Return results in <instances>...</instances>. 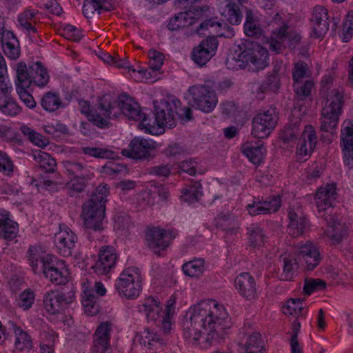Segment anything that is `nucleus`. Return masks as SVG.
<instances>
[{
  "label": "nucleus",
  "instance_id": "10",
  "mask_svg": "<svg viewBox=\"0 0 353 353\" xmlns=\"http://www.w3.org/2000/svg\"><path fill=\"white\" fill-rule=\"evenodd\" d=\"M105 208L102 203L88 200L83 206L82 219L85 228L90 231L101 232L104 229Z\"/></svg>",
  "mask_w": 353,
  "mask_h": 353
},
{
  "label": "nucleus",
  "instance_id": "63",
  "mask_svg": "<svg viewBox=\"0 0 353 353\" xmlns=\"http://www.w3.org/2000/svg\"><path fill=\"white\" fill-rule=\"evenodd\" d=\"M301 327V324L296 321H294L292 323V332L290 339V347L292 353H301V347L299 345L297 339V334Z\"/></svg>",
  "mask_w": 353,
  "mask_h": 353
},
{
  "label": "nucleus",
  "instance_id": "32",
  "mask_svg": "<svg viewBox=\"0 0 353 353\" xmlns=\"http://www.w3.org/2000/svg\"><path fill=\"white\" fill-rule=\"evenodd\" d=\"M219 10L221 16L233 25L239 24L242 14L239 6L232 1L218 0Z\"/></svg>",
  "mask_w": 353,
  "mask_h": 353
},
{
  "label": "nucleus",
  "instance_id": "55",
  "mask_svg": "<svg viewBox=\"0 0 353 353\" xmlns=\"http://www.w3.org/2000/svg\"><path fill=\"white\" fill-rule=\"evenodd\" d=\"M310 72L307 64L303 61L297 62L294 64L292 72V79L294 83L301 82L305 79H310Z\"/></svg>",
  "mask_w": 353,
  "mask_h": 353
},
{
  "label": "nucleus",
  "instance_id": "35",
  "mask_svg": "<svg viewBox=\"0 0 353 353\" xmlns=\"http://www.w3.org/2000/svg\"><path fill=\"white\" fill-rule=\"evenodd\" d=\"M140 341L145 347L150 350V353L162 350L164 345L163 339L159 334L149 330H145L141 333Z\"/></svg>",
  "mask_w": 353,
  "mask_h": 353
},
{
  "label": "nucleus",
  "instance_id": "1",
  "mask_svg": "<svg viewBox=\"0 0 353 353\" xmlns=\"http://www.w3.org/2000/svg\"><path fill=\"white\" fill-rule=\"evenodd\" d=\"M183 323V336L194 347L207 350L222 339L231 327V319L224 306L206 299L193 305Z\"/></svg>",
  "mask_w": 353,
  "mask_h": 353
},
{
  "label": "nucleus",
  "instance_id": "50",
  "mask_svg": "<svg viewBox=\"0 0 353 353\" xmlns=\"http://www.w3.org/2000/svg\"><path fill=\"white\" fill-rule=\"evenodd\" d=\"M105 0H84L83 14L87 18H90L96 12L100 14L103 9L107 10Z\"/></svg>",
  "mask_w": 353,
  "mask_h": 353
},
{
  "label": "nucleus",
  "instance_id": "58",
  "mask_svg": "<svg viewBox=\"0 0 353 353\" xmlns=\"http://www.w3.org/2000/svg\"><path fill=\"white\" fill-rule=\"evenodd\" d=\"M148 64L151 70H159L163 65L164 55L159 51L150 49L148 54Z\"/></svg>",
  "mask_w": 353,
  "mask_h": 353
},
{
  "label": "nucleus",
  "instance_id": "26",
  "mask_svg": "<svg viewBox=\"0 0 353 353\" xmlns=\"http://www.w3.org/2000/svg\"><path fill=\"white\" fill-rule=\"evenodd\" d=\"M174 117L172 105L167 101H161L155 106V121L159 122L163 132L165 128H172L175 126Z\"/></svg>",
  "mask_w": 353,
  "mask_h": 353
},
{
  "label": "nucleus",
  "instance_id": "14",
  "mask_svg": "<svg viewBox=\"0 0 353 353\" xmlns=\"http://www.w3.org/2000/svg\"><path fill=\"white\" fill-rule=\"evenodd\" d=\"M176 233L172 230H165L154 228L147 231L145 241L148 247L156 254L167 250Z\"/></svg>",
  "mask_w": 353,
  "mask_h": 353
},
{
  "label": "nucleus",
  "instance_id": "4",
  "mask_svg": "<svg viewBox=\"0 0 353 353\" xmlns=\"http://www.w3.org/2000/svg\"><path fill=\"white\" fill-rule=\"evenodd\" d=\"M175 304L176 297L172 295L166 302L165 310H163L157 299L148 296L143 300L139 311L145 314L148 321H154L168 333L172 327V316L175 313Z\"/></svg>",
  "mask_w": 353,
  "mask_h": 353
},
{
  "label": "nucleus",
  "instance_id": "46",
  "mask_svg": "<svg viewBox=\"0 0 353 353\" xmlns=\"http://www.w3.org/2000/svg\"><path fill=\"white\" fill-rule=\"evenodd\" d=\"M63 165L68 176L85 179H93L94 176L92 171L79 163L67 161L63 162Z\"/></svg>",
  "mask_w": 353,
  "mask_h": 353
},
{
  "label": "nucleus",
  "instance_id": "18",
  "mask_svg": "<svg viewBox=\"0 0 353 353\" xmlns=\"http://www.w3.org/2000/svg\"><path fill=\"white\" fill-rule=\"evenodd\" d=\"M217 47V40L215 38L209 37L193 48L192 59L199 65H203L216 54Z\"/></svg>",
  "mask_w": 353,
  "mask_h": 353
},
{
  "label": "nucleus",
  "instance_id": "11",
  "mask_svg": "<svg viewBox=\"0 0 353 353\" xmlns=\"http://www.w3.org/2000/svg\"><path fill=\"white\" fill-rule=\"evenodd\" d=\"M277 123L275 109L270 108L257 113L252 119V135L257 139H265L274 130Z\"/></svg>",
  "mask_w": 353,
  "mask_h": 353
},
{
  "label": "nucleus",
  "instance_id": "39",
  "mask_svg": "<svg viewBox=\"0 0 353 353\" xmlns=\"http://www.w3.org/2000/svg\"><path fill=\"white\" fill-rule=\"evenodd\" d=\"M283 312L287 316H304L307 314L306 305L300 299H290L283 306Z\"/></svg>",
  "mask_w": 353,
  "mask_h": 353
},
{
  "label": "nucleus",
  "instance_id": "21",
  "mask_svg": "<svg viewBox=\"0 0 353 353\" xmlns=\"http://www.w3.org/2000/svg\"><path fill=\"white\" fill-rule=\"evenodd\" d=\"M112 324L109 321H103L97 327L93 336L92 352H103L110 347Z\"/></svg>",
  "mask_w": 353,
  "mask_h": 353
},
{
  "label": "nucleus",
  "instance_id": "49",
  "mask_svg": "<svg viewBox=\"0 0 353 353\" xmlns=\"http://www.w3.org/2000/svg\"><path fill=\"white\" fill-rule=\"evenodd\" d=\"M139 124V128L141 130H144L145 132L149 133L152 135H157L163 134V129L161 128L157 121H155V119L150 118L145 113L142 112V116Z\"/></svg>",
  "mask_w": 353,
  "mask_h": 353
},
{
  "label": "nucleus",
  "instance_id": "33",
  "mask_svg": "<svg viewBox=\"0 0 353 353\" xmlns=\"http://www.w3.org/2000/svg\"><path fill=\"white\" fill-rule=\"evenodd\" d=\"M243 153L254 165H259L265 156L263 142H246L242 146Z\"/></svg>",
  "mask_w": 353,
  "mask_h": 353
},
{
  "label": "nucleus",
  "instance_id": "57",
  "mask_svg": "<svg viewBox=\"0 0 353 353\" xmlns=\"http://www.w3.org/2000/svg\"><path fill=\"white\" fill-rule=\"evenodd\" d=\"M353 37V10L348 12L342 28L341 38L343 42H349Z\"/></svg>",
  "mask_w": 353,
  "mask_h": 353
},
{
  "label": "nucleus",
  "instance_id": "53",
  "mask_svg": "<svg viewBox=\"0 0 353 353\" xmlns=\"http://www.w3.org/2000/svg\"><path fill=\"white\" fill-rule=\"evenodd\" d=\"M82 152L88 156L100 159H112L114 157V152L108 148L101 147H83Z\"/></svg>",
  "mask_w": 353,
  "mask_h": 353
},
{
  "label": "nucleus",
  "instance_id": "51",
  "mask_svg": "<svg viewBox=\"0 0 353 353\" xmlns=\"http://www.w3.org/2000/svg\"><path fill=\"white\" fill-rule=\"evenodd\" d=\"M21 130L30 141L36 145L43 148L48 144V141L45 137L26 125H22Z\"/></svg>",
  "mask_w": 353,
  "mask_h": 353
},
{
  "label": "nucleus",
  "instance_id": "16",
  "mask_svg": "<svg viewBox=\"0 0 353 353\" xmlns=\"http://www.w3.org/2000/svg\"><path fill=\"white\" fill-rule=\"evenodd\" d=\"M160 146L151 139L136 137L129 144V148L121 150V154L132 159H143L149 157L152 152Z\"/></svg>",
  "mask_w": 353,
  "mask_h": 353
},
{
  "label": "nucleus",
  "instance_id": "31",
  "mask_svg": "<svg viewBox=\"0 0 353 353\" xmlns=\"http://www.w3.org/2000/svg\"><path fill=\"white\" fill-rule=\"evenodd\" d=\"M1 48L5 55L11 60H15L20 57V44L12 32H1Z\"/></svg>",
  "mask_w": 353,
  "mask_h": 353
},
{
  "label": "nucleus",
  "instance_id": "6",
  "mask_svg": "<svg viewBox=\"0 0 353 353\" xmlns=\"http://www.w3.org/2000/svg\"><path fill=\"white\" fill-rule=\"evenodd\" d=\"M119 295L127 299H136L142 290V276L137 267L125 268L115 282Z\"/></svg>",
  "mask_w": 353,
  "mask_h": 353
},
{
  "label": "nucleus",
  "instance_id": "47",
  "mask_svg": "<svg viewBox=\"0 0 353 353\" xmlns=\"http://www.w3.org/2000/svg\"><path fill=\"white\" fill-rule=\"evenodd\" d=\"M249 245L252 248H260L265 242V234L257 224H251L247 228Z\"/></svg>",
  "mask_w": 353,
  "mask_h": 353
},
{
  "label": "nucleus",
  "instance_id": "43",
  "mask_svg": "<svg viewBox=\"0 0 353 353\" xmlns=\"http://www.w3.org/2000/svg\"><path fill=\"white\" fill-rule=\"evenodd\" d=\"M244 31L248 37H258L262 34L258 17L250 9H247L245 11Z\"/></svg>",
  "mask_w": 353,
  "mask_h": 353
},
{
  "label": "nucleus",
  "instance_id": "41",
  "mask_svg": "<svg viewBox=\"0 0 353 353\" xmlns=\"http://www.w3.org/2000/svg\"><path fill=\"white\" fill-rule=\"evenodd\" d=\"M38 11L31 8H27L18 15L19 26L28 33H35L37 29L34 26L37 23L36 15Z\"/></svg>",
  "mask_w": 353,
  "mask_h": 353
},
{
  "label": "nucleus",
  "instance_id": "23",
  "mask_svg": "<svg viewBox=\"0 0 353 353\" xmlns=\"http://www.w3.org/2000/svg\"><path fill=\"white\" fill-rule=\"evenodd\" d=\"M12 330L15 335L14 346L19 350H30L32 347V339L30 335L21 327L16 326L12 321L8 323L3 327H1V334L4 339L9 336V331Z\"/></svg>",
  "mask_w": 353,
  "mask_h": 353
},
{
  "label": "nucleus",
  "instance_id": "19",
  "mask_svg": "<svg viewBox=\"0 0 353 353\" xmlns=\"http://www.w3.org/2000/svg\"><path fill=\"white\" fill-rule=\"evenodd\" d=\"M21 65H23L24 73L26 77L30 80V84L35 83L39 87H43L48 82L49 74L46 69L40 62H35L31 64L29 68L24 63H19L16 67L17 78L19 79V68Z\"/></svg>",
  "mask_w": 353,
  "mask_h": 353
},
{
  "label": "nucleus",
  "instance_id": "34",
  "mask_svg": "<svg viewBox=\"0 0 353 353\" xmlns=\"http://www.w3.org/2000/svg\"><path fill=\"white\" fill-rule=\"evenodd\" d=\"M328 223V228L326 230V235L333 245L339 244L347 234L345 224L341 223L338 219H325Z\"/></svg>",
  "mask_w": 353,
  "mask_h": 353
},
{
  "label": "nucleus",
  "instance_id": "24",
  "mask_svg": "<svg viewBox=\"0 0 353 353\" xmlns=\"http://www.w3.org/2000/svg\"><path fill=\"white\" fill-rule=\"evenodd\" d=\"M12 91V85L9 80L6 81L1 76V112L10 116H14L20 113V108L15 100L10 95Z\"/></svg>",
  "mask_w": 353,
  "mask_h": 353
},
{
  "label": "nucleus",
  "instance_id": "44",
  "mask_svg": "<svg viewBox=\"0 0 353 353\" xmlns=\"http://www.w3.org/2000/svg\"><path fill=\"white\" fill-rule=\"evenodd\" d=\"M41 105L45 111L48 112L57 111L64 106L60 94L55 92L45 93L41 98Z\"/></svg>",
  "mask_w": 353,
  "mask_h": 353
},
{
  "label": "nucleus",
  "instance_id": "40",
  "mask_svg": "<svg viewBox=\"0 0 353 353\" xmlns=\"http://www.w3.org/2000/svg\"><path fill=\"white\" fill-rule=\"evenodd\" d=\"M202 196L201 184L196 181L182 189L180 199L182 201L191 204L198 202Z\"/></svg>",
  "mask_w": 353,
  "mask_h": 353
},
{
  "label": "nucleus",
  "instance_id": "29",
  "mask_svg": "<svg viewBox=\"0 0 353 353\" xmlns=\"http://www.w3.org/2000/svg\"><path fill=\"white\" fill-rule=\"evenodd\" d=\"M234 285L239 294L247 299L251 300L256 297L255 281L249 273H241L238 275Z\"/></svg>",
  "mask_w": 353,
  "mask_h": 353
},
{
  "label": "nucleus",
  "instance_id": "59",
  "mask_svg": "<svg viewBox=\"0 0 353 353\" xmlns=\"http://www.w3.org/2000/svg\"><path fill=\"white\" fill-rule=\"evenodd\" d=\"M341 148L344 163L350 168H353V141L341 140Z\"/></svg>",
  "mask_w": 353,
  "mask_h": 353
},
{
  "label": "nucleus",
  "instance_id": "60",
  "mask_svg": "<svg viewBox=\"0 0 353 353\" xmlns=\"http://www.w3.org/2000/svg\"><path fill=\"white\" fill-rule=\"evenodd\" d=\"M34 302V293L30 289H26L19 294L18 298V305L24 310L30 309Z\"/></svg>",
  "mask_w": 353,
  "mask_h": 353
},
{
  "label": "nucleus",
  "instance_id": "64",
  "mask_svg": "<svg viewBox=\"0 0 353 353\" xmlns=\"http://www.w3.org/2000/svg\"><path fill=\"white\" fill-rule=\"evenodd\" d=\"M17 168L12 161L6 154L1 152V174L7 177H11Z\"/></svg>",
  "mask_w": 353,
  "mask_h": 353
},
{
  "label": "nucleus",
  "instance_id": "54",
  "mask_svg": "<svg viewBox=\"0 0 353 353\" xmlns=\"http://www.w3.org/2000/svg\"><path fill=\"white\" fill-rule=\"evenodd\" d=\"M245 351H254L263 350V343L259 332H252L245 336L244 343Z\"/></svg>",
  "mask_w": 353,
  "mask_h": 353
},
{
  "label": "nucleus",
  "instance_id": "9",
  "mask_svg": "<svg viewBox=\"0 0 353 353\" xmlns=\"http://www.w3.org/2000/svg\"><path fill=\"white\" fill-rule=\"evenodd\" d=\"M75 296L72 288L70 290H50L47 292L43 299V307L47 313L51 315L62 314L71 304Z\"/></svg>",
  "mask_w": 353,
  "mask_h": 353
},
{
  "label": "nucleus",
  "instance_id": "2",
  "mask_svg": "<svg viewBox=\"0 0 353 353\" xmlns=\"http://www.w3.org/2000/svg\"><path fill=\"white\" fill-rule=\"evenodd\" d=\"M100 114H94L91 118L94 124L99 128L108 126L109 119L118 117L121 114L128 119H141L142 112L139 104L131 97L127 95L119 97L118 102L115 103L109 96H103L100 99Z\"/></svg>",
  "mask_w": 353,
  "mask_h": 353
},
{
  "label": "nucleus",
  "instance_id": "56",
  "mask_svg": "<svg viewBox=\"0 0 353 353\" xmlns=\"http://www.w3.org/2000/svg\"><path fill=\"white\" fill-rule=\"evenodd\" d=\"M313 86L314 82L311 79H305L301 82L293 83L295 94L301 99L308 97L311 93Z\"/></svg>",
  "mask_w": 353,
  "mask_h": 353
},
{
  "label": "nucleus",
  "instance_id": "3",
  "mask_svg": "<svg viewBox=\"0 0 353 353\" xmlns=\"http://www.w3.org/2000/svg\"><path fill=\"white\" fill-rule=\"evenodd\" d=\"M332 82L331 76H325L321 80L322 89L326 95L325 103L321 110V129L330 133L337 128L343 103V89L334 86Z\"/></svg>",
  "mask_w": 353,
  "mask_h": 353
},
{
  "label": "nucleus",
  "instance_id": "20",
  "mask_svg": "<svg viewBox=\"0 0 353 353\" xmlns=\"http://www.w3.org/2000/svg\"><path fill=\"white\" fill-rule=\"evenodd\" d=\"M117 259V254L113 247L101 248L98 254V260L92 267L94 273L99 275L108 273L114 267Z\"/></svg>",
  "mask_w": 353,
  "mask_h": 353
},
{
  "label": "nucleus",
  "instance_id": "27",
  "mask_svg": "<svg viewBox=\"0 0 353 353\" xmlns=\"http://www.w3.org/2000/svg\"><path fill=\"white\" fill-rule=\"evenodd\" d=\"M24 68L23 65H21L19 70H18V82L16 83V90L22 102L28 108H34L36 107V102L32 94L28 92L30 81L24 73Z\"/></svg>",
  "mask_w": 353,
  "mask_h": 353
},
{
  "label": "nucleus",
  "instance_id": "38",
  "mask_svg": "<svg viewBox=\"0 0 353 353\" xmlns=\"http://www.w3.org/2000/svg\"><path fill=\"white\" fill-rule=\"evenodd\" d=\"M19 233V225L10 217V214L1 212V237L6 241H12Z\"/></svg>",
  "mask_w": 353,
  "mask_h": 353
},
{
  "label": "nucleus",
  "instance_id": "5",
  "mask_svg": "<svg viewBox=\"0 0 353 353\" xmlns=\"http://www.w3.org/2000/svg\"><path fill=\"white\" fill-rule=\"evenodd\" d=\"M241 68L248 66L253 70H260L269 64V53L267 48H263L255 41H246L239 46L233 58Z\"/></svg>",
  "mask_w": 353,
  "mask_h": 353
},
{
  "label": "nucleus",
  "instance_id": "36",
  "mask_svg": "<svg viewBox=\"0 0 353 353\" xmlns=\"http://www.w3.org/2000/svg\"><path fill=\"white\" fill-rule=\"evenodd\" d=\"M195 23V18L192 11L180 12L171 18L168 27L171 31H176Z\"/></svg>",
  "mask_w": 353,
  "mask_h": 353
},
{
  "label": "nucleus",
  "instance_id": "42",
  "mask_svg": "<svg viewBox=\"0 0 353 353\" xmlns=\"http://www.w3.org/2000/svg\"><path fill=\"white\" fill-rule=\"evenodd\" d=\"M83 292L82 305L85 314L90 316L97 314L99 312V305L97 303V297L94 294L93 290L88 289L84 286Z\"/></svg>",
  "mask_w": 353,
  "mask_h": 353
},
{
  "label": "nucleus",
  "instance_id": "48",
  "mask_svg": "<svg viewBox=\"0 0 353 353\" xmlns=\"http://www.w3.org/2000/svg\"><path fill=\"white\" fill-rule=\"evenodd\" d=\"M33 157L39 167L46 172H53L57 167L56 161L48 153L41 150L33 152Z\"/></svg>",
  "mask_w": 353,
  "mask_h": 353
},
{
  "label": "nucleus",
  "instance_id": "61",
  "mask_svg": "<svg viewBox=\"0 0 353 353\" xmlns=\"http://www.w3.org/2000/svg\"><path fill=\"white\" fill-rule=\"evenodd\" d=\"M130 218L126 214H117L114 216V229L116 232L121 233L129 229Z\"/></svg>",
  "mask_w": 353,
  "mask_h": 353
},
{
  "label": "nucleus",
  "instance_id": "45",
  "mask_svg": "<svg viewBox=\"0 0 353 353\" xmlns=\"http://www.w3.org/2000/svg\"><path fill=\"white\" fill-rule=\"evenodd\" d=\"M183 273L192 278H199L203 275L205 270V264L203 259H196L183 265Z\"/></svg>",
  "mask_w": 353,
  "mask_h": 353
},
{
  "label": "nucleus",
  "instance_id": "62",
  "mask_svg": "<svg viewBox=\"0 0 353 353\" xmlns=\"http://www.w3.org/2000/svg\"><path fill=\"white\" fill-rule=\"evenodd\" d=\"M124 70L138 82H148V77L146 76V69L143 68L139 64L137 68L132 67L128 63V67H125Z\"/></svg>",
  "mask_w": 353,
  "mask_h": 353
},
{
  "label": "nucleus",
  "instance_id": "30",
  "mask_svg": "<svg viewBox=\"0 0 353 353\" xmlns=\"http://www.w3.org/2000/svg\"><path fill=\"white\" fill-rule=\"evenodd\" d=\"M281 207V200L279 196H274L269 201H253L247 205V210L251 216L256 214H269L274 213Z\"/></svg>",
  "mask_w": 353,
  "mask_h": 353
},
{
  "label": "nucleus",
  "instance_id": "13",
  "mask_svg": "<svg viewBox=\"0 0 353 353\" xmlns=\"http://www.w3.org/2000/svg\"><path fill=\"white\" fill-rule=\"evenodd\" d=\"M41 272L47 279L57 285L66 283L70 278V272L65 262L55 256L47 257Z\"/></svg>",
  "mask_w": 353,
  "mask_h": 353
},
{
  "label": "nucleus",
  "instance_id": "12",
  "mask_svg": "<svg viewBox=\"0 0 353 353\" xmlns=\"http://www.w3.org/2000/svg\"><path fill=\"white\" fill-rule=\"evenodd\" d=\"M296 256L301 266L308 271L314 270L321 261L318 245L311 241H301L297 243Z\"/></svg>",
  "mask_w": 353,
  "mask_h": 353
},
{
  "label": "nucleus",
  "instance_id": "7",
  "mask_svg": "<svg viewBox=\"0 0 353 353\" xmlns=\"http://www.w3.org/2000/svg\"><path fill=\"white\" fill-rule=\"evenodd\" d=\"M287 16L283 12H278L274 16L272 24L278 26L279 30H274L272 34L268 40L270 48L276 53L281 52L286 46H294L300 39L299 35H294L293 37L290 35L287 31Z\"/></svg>",
  "mask_w": 353,
  "mask_h": 353
},
{
  "label": "nucleus",
  "instance_id": "25",
  "mask_svg": "<svg viewBox=\"0 0 353 353\" xmlns=\"http://www.w3.org/2000/svg\"><path fill=\"white\" fill-rule=\"evenodd\" d=\"M307 226L304 212L299 208H291L288 212V230L292 236L303 233Z\"/></svg>",
  "mask_w": 353,
  "mask_h": 353
},
{
  "label": "nucleus",
  "instance_id": "17",
  "mask_svg": "<svg viewBox=\"0 0 353 353\" xmlns=\"http://www.w3.org/2000/svg\"><path fill=\"white\" fill-rule=\"evenodd\" d=\"M77 241L76 234L66 225L59 226V230L54 237V242L59 252L63 256L72 254V251Z\"/></svg>",
  "mask_w": 353,
  "mask_h": 353
},
{
  "label": "nucleus",
  "instance_id": "8",
  "mask_svg": "<svg viewBox=\"0 0 353 353\" xmlns=\"http://www.w3.org/2000/svg\"><path fill=\"white\" fill-rule=\"evenodd\" d=\"M188 99L193 107L205 112H212L218 103L215 92L211 88L203 85L190 87Z\"/></svg>",
  "mask_w": 353,
  "mask_h": 353
},
{
  "label": "nucleus",
  "instance_id": "37",
  "mask_svg": "<svg viewBox=\"0 0 353 353\" xmlns=\"http://www.w3.org/2000/svg\"><path fill=\"white\" fill-rule=\"evenodd\" d=\"M201 28L210 30V33H215L218 37L231 38L234 35V30L225 23L217 22L214 19H210L201 25Z\"/></svg>",
  "mask_w": 353,
  "mask_h": 353
},
{
  "label": "nucleus",
  "instance_id": "22",
  "mask_svg": "<svg viewBox=\"0 0 353 353\" xmlns=\"http://www.w3.org/2000/svg\"><path fill=\"white\" fill-rule=\"evenodd\" d=\"M337 192L334 183L320 187L316 192L314 202L319 212H323L331 208L336 199Z\"/></svg>",
  "mask_w": 353,
  "mask_h": 353
},
{
  "label": "nucleus",
  "instance_id": "52",
  "mask_svg": "<svg viewBox=\"0 0 353 353\" xmlns=\"http://www.w3.org/2000/svg\"><path fill=\"white\" fill-rule=\"evenodd\" d=\"M92 178L74 177L65 184V188L68 193L73 196L78 193L81 192L86 186L87 181Z\"/></svg>",
  "mask_w": 353,
  "mask_h": 353
},
{
  "label": "nucleus",
  "instance_id": "28",
  "mask_svg": "<svg viewBox=\"0 0 353 353\" xmlns=\"http://www.w3.org/2000/svg\"><path fill=\"white\" fill-rule=\"evenodd\" d=\"M48 256H54L46 252L44 247L37 245L31 246L28 251V259L34 274H39L45 267Z\"/></svg>",
  "mask_w": 353,
  "mask_h": 353
},
{
  "label": "nucleus",
  "instance_id": "15",
  "mask_svg": "<svg viewBox=\"0 0 353 353\" xmlns=\"http://www.w3.org/2000/svg\"><path fill=\"white\" fill-rule=\"evenodd\" d=\"M317 137L314 128L311 125H306L296 144V160L301 162L307 161L315 149Z\"/></svg>",
  "mask_w": 353,
  "mask_h": 353
}]
</instances>
